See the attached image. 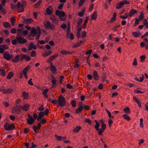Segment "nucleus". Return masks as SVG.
I'll use <instances>...</instances> for the list:
<instances>
[{
	"label": "nucleus",
	"mask_w": 148,
	"mask_h": 148,
	"mask_svg": "<svg viewBox=\"0 0 148 148\" xmlns=\"http://www.w3.org/2000/svg\"><path fill=\"white\" fill-rule=\"evenodd\" d=\"M95 121L96 123V125L95 126V128L96 130L97 131V133L99 136H103V133L104 132V130L106 129V126L104 123L103 120L101 119L99 121L101 123V128H99L100 126L99 123L96 120H95Z\"/></svg>",
	"instance_id": "nucleus-1"
},
{
	"label": "nucleus",
	"mask_w": 148,
	"mask_h": 148,
	"mask_svg": "<svg viewBox=\"0 0 148 148\" xmlns=\"http://www.w3.org/2000/svg\"><path fill=\"white\" fill-rule=\"evenodd\" d=\"M58 102L61 107H63L66 104L65 99L62 95H60L58 98Z\"/></svg>",
	"instance_id": "nucleus-2"
},
{
	"label": "nucleus",
	"mask_w": 148,
	"mask_h": 148,
	"mask_svg": "<svg viewBox=\"0 0 148 148\" xmlns=\"http://www.w3.org/2000/svg\"><path fill=\"white\" fill-rule=\"evenodd\" d=\"M3 58L7 60H10L13 58L12 54L10 55L8 51L4 52L3 54Z\"/></svg>",
	"instance_id": "nucleus-3"
},
{
	"label": "nucleus",
	"mask_w": 148,
	"mask_h": 148,
	"mask_svg": "<svg viewBox=\"0 0 148 148\" xmlns=\"http://www.w3.org/2000/svg\"><path fill=\"white\" fill-rule=\"evenodd\" d=\"M45 26L48 29L55 30V26L53 24L51 23L49 21L46 22Z\"/></svg>",
	"instance_id": "nucleus-4"
},
{
	"label": "nucleus",
	"mask_w": 148,
	"mask_h": 148,
	"mask_svg": "<svg viewBox=\"0 0 148 148\" xmlns=\"http://www.w3.org/2000/svg\"><path fill=\"white\" fill-rule=\"evenodd\" d=\"M4 128L5 130H11L14 128V125L13 124L6 123L5 124Z\"/></svg>",
	"instance_id": "nucleus-5"
},
{
	"label": "nucleus",
	"mask_w": 148,
	"mask_h": 148,
	"mask_svg": "<svg viewBox=\"0 0 148 148\" xmlns=\"http://www.w3.org/2000/svg\"><path fill=\"white\" fill-rule=\"evenodd\" d=\"M27 116L28 118L27 119V122L29 125H31L35 122L34 119L30 114H28Z\"/></svg>",
	"instance_id": "nucleus-6"
},
{
	"label": "nucleus",
	"mask_w": 148,
	"mask_h": 148,
	"mask_svg": "<svg viewBox=\"0 0 148 148\" xmlns=\"http://www.w3.org/2000/svg\"><path fill=\"white\" fill-rule=\"evenodd\" d=\"M21 106L19 105L16 106V107L12 108V111L14 113H15L17 114H18L21 113Z\"/></svg>",
	"instance_id": "nucleus-7"
},
{
	"label": "nucleus",
	"mask_w": 148,
	"mask_h": 148,
	"mask_svg": "<svg viewBox=\"0 0 148 148\" xmlns=\"http://www.w3.org/2000/svg\"><path fill=\"white\" fill-rule=\"evenodd\" d=\"M0 91L3 92L4 94L10 93L12 92L13 91V90L11 88H9L8 89H5L4 88H2L0 89Z\"/></svg>",
	"instance_id": "nucleus-8"
},
{
	"label": "nucleus",
	"mask_w": 148,
	"mask_h": 148,
	"mask_svg": "<svg viewBox=\"0 0 148 148\" xmlns=\"http://www.w3.org/2000/svg\"><path fill=\"white\" fill-rule=\"evenodd\" d=\"M17 9L18 10V12H21L24 11V8L22 7L21 3L20 2H18L17 3L16 6Z\"/></svg>",
	"instance_id": "nucleus-9"
},
{
	"label": "nucleus",
	"mask_w": 148,
	"mask_h": 148,
	"mask_svg": "<svg viewBox=\"0 0 148 148\" xmlns=\"http://www.w3.org/2000/svg\"><path fill=\"white\" fill-rule=\"evenodd\" d=\"M58 56V54L57 53H55L53 55H52L50 56L48 59L47 61V62H50L51 61H53L56 58H57Z\"/></svg>",
	"instance_id": "nucleus-10"
},
{
	"label": "nucleus",
	"mask_w": 148,
	"mask_h": 148,
	"mask_svg": "<svg viewBox=\"0 0 148 148\" xmlns=\"http://www.w3.org/2000/svg\"><path fill=\"white\" fill-rule=\"evenodd\" d=\"M34 22L33 19L31 18H24L23 23L25 24H29L31 23Z\"/></svg>",
	"instance_id": "nucleus-11"
},
{
	"label": "nucleus",
	"mask_w": 148,
	"mask_h": 148,
	"mask_svg": "<svg viewBox=\"0 0 148 148\" xmlns=\"http://www.w3.org/2000/svg\"><path fill=\"white\" fill-rule=\"evenodd\" d=\"M56 14L57 15L59 16V17H64L65 15V13L63 11H61L58 10L56 11Z\"/></svg>",
	"instance_id": "nucleus-12"
},
{
	"label": "nucleus",
	"mask_w": 148,
	"mask_h": 148,
	"mask_svg": "<svg viewBox=\"0 0 148 148\" xmlns=\"http://www.w3.org/2000/svg\"><path fill=\"white\" fill-rule=\"evenodd\" d=\"M16 39L18 42L19 43H24L27 42V40L26 39H23L22 38L20 37H17Z\"/></svg>",
	"instance_id": "nucleus-13"
},
{
	"label": "nucleus",
	"mask_w": 148,
	"mask_h": 148,
	"mask_svg": "<svg viewBox=\"0 0 148 148\" xmlns=\"http://www.w3.org/2000/svg\"><path fill=\"white\" fill-rule=\"evenodd\" d=\"M41 126V123L40 122L37 125V126L36 125H34L33 127V129L36 133L37 132V130H39L40 129Z\"/></svg>",
	"instance_id": "nucleus-14"
},
{
	"label": "nucleus",
	"mask_w": 148,
	"mask_h": 148,
	"mask_svg": "<svg viewBox=\"0 0 148 148\" xmlns=\"http://www.w3.org/2000/svg\"><path fill=\"white\" fill-rule=\"evenodd\" d=\"M30 33L32 37H33L35 36L37 34V32L35 28L34 27H32V29H31Z\"/></svg>",
	"instance_id": "nucleus-15"
},
{
	"label": "nucleus",
	"mask_w": 148,
	"mask_h": 148,
	"mask_svg": "<svg viewBox=\"0 0 148 148\" xmlns=\"http://www.w3.org/2000/svg\"><path fill=\"white\" fill-rule=\"evenodd\" d=\"M52 12V8L51 6H49L46 10V12L49 15L51 14Z\"/></svg>",
	"instance_id": "nucleus-16"
},
{
	"label": "nucleus",
	"mask_w": 148,
	"mask_h": 148,
	"mask_svg": "<svg viewBox=\"0 0 148 148\" xmlns=\"http://www.w3.org/2000/svg\"><path fill=\"white\" fill-rule=\"evenodd\" d=\"M37 46L36 45H34L32 43H31L29 44V48L28 50H31L32 49H36Z\"/></svg>",
	"instance_id": "nucleus-17"
},
{
	"label": "nucleus",
	"mask_w": 148,
	"mask_h": 148,
	"mask_svg": "<svg viewBox=\"0 0 148 148\" xmlns=\"http://www.w3.org/2000/svg\"><path fill=\"white\" fill-rule=\"evenodd\" d=\"M20 55H17L12 60V61L15 63H16L18 62L20 60Z\"/></svg>",
	"instance_id": "nucleus-18"
},
{
	"label": "nucleus",
	"mask_w": 148,
	"mask_h": 148,
	"mask_svg": "<svg viewBox=\"0 0 148 148\" xmlns=\"http://www.w3.org/2000/svg\"><path fill=\"white\" fill-rule=\"evenodd\" d=\"M29 106L28 104H26L23 107H21V108L23 110L27 111L29 110Z\"/></svg>",
	"instance_id": "nucleus-19"
},
{
	"label": "nucleus",
	"mask_w": 148,
	"mask_h": 148,
	"mask_svg": "<svg viewBox=\"0 0 148 148\" xmlns=\"http://www.w3.org/2000/svg\"><path fill=\"white\" fill-rule=\"evenodd\" d=\"M82 128V127H81L80 126H77L73 129V131L74 133H77Z\"/></svg>",
	"instance_id": "nucleus-20"
},
{
	"label": "nucleus",
	"mask_w": 148,
	"mask_h": 148,
	"mask_svg": "<svg viewBox=\"0 0 148 148\" xmlns=\"http://www.w3.org/2000/svg\"><path fill=\"white\" fill-rule=\"evenodd\" d=\"M52 53V51L51 50L47 52L44 53L42 54V56L44 57H46L50 55Z\"/></svg>",
	"instance_id": "nucleus-21"
},
{
	"label": "nucleus",
	"mask_w": 148,
	"mask_h": 148,
	"mask_svg": "<svg viewBox=\"0 0 148 148\" xmlns=\"http://www.w3.org/2000/svg\"><path fill=\"white\" fill-rule=\"evenodd\" d=\"M97 18V12L95 11L94 12L93 14L92 15L91 17V19L95 20Z\"/></svg>",
	"instance_id": "nucleus-22"
},
{
	"label": "nucleus",
	"mask_w": 148,
	"mask_h": 148,
	"mask_svg": "<svg viewBox=\"0 0 148 148\" xmlns=\"http://www.w3.org/2000/svg\"><path fill=\"white\" fill-rule=\"evenodd\" d=\"M124 5L122 1L119 2L118 3L116 4V8L117 9H120L123 7Z\"/></svg>",
	"instance_id": "nucleus-23"
},
{
	"label": "nucleus",
	"mask_w": 148,
	"mask_h": 148,
	"mask_svg": "<svg viewBox=\"0 0 148 148\" xmlns=\"http://www.w3.org/2000/svg\"><path fill=\"white\" fill-rule=\"evenodd\" d=\"M93 76L94 79L96 80H97L98 79L99 77L97 72L95 71H94Z\"/></svg>",
	"instance_id": "nucleus-24"
},
{
	"label": "nucleus",
	"mask_w": 148,
	"mask_h": 148,
	"mask_svg": "<svg viewBox=\"0 0 148 148\" xmlns=\"http://www.w3.org/2000/svg\"><path fill=\"white\" fill-rule=\"evenodd\" d=\"M133 36L135 37H137L140 35L141 33L139 32H134L132 33Z\"/></svg>",
	"instance_id": "nucleus-25"
},
{
	"label": "nucleus",
	"mask_w": 148,
	"mask_h": 148,
	"mask_svg": "<svg viewBox=\"0 0 148 148\" xmlns=\"http://www.w3.org/2000/svg\"><path fill=\"white\" fill-rule=\"evenodd\" d=\"M86 10L85 8H83L81 10V12H79L78 13V15L80 17H82L84 14Z\"/></svg>",
	"instance_id": "nucleus-26"
},
{
	"label": "nucleus",
	"mask_w": 148,
	"mask_h": 148,
	"mask_svg": "<svg viewBox=\"0 0 148 148\" xmlns=\"http://www.w3.org/2000/svg\"><path fill=\"white\" fill-rule=\"evenodd\" d=\"M51 79H52L51 82L52 84L53 85H56V82L57 80L56 79V78L53 75L51 76Z\"/></svg>",
	"instance_id": "nucleus-27"
},
{
	"label": "nucleus",
	"mask_w": 148,
	"mask_h": 148,
	"mask_svg": "<svg viewBox=\"0 0 148 148\" xmlns=\"http://www.w3.org/2000/svg\"><path fill=\"white\" fill-rule=\"evenodd\" d=\"M30 66H27L23 70V75L27 74L28 71L30 69Z\"/></svg>",
	"instance_id": "nucleus-28"
},
{
	"label": "nucleus",
	"mask_w": 148,
	"mask_h": 148,
	"mask_svg": "<svg viewBox=\"0 0 148 148\" xmlns=\"http://www.w3.org/2000/svg\"><path fill=\"white\" fill-rule=\"evenodd\" d=\"M22 95L24 99H27L29 97V94L25 92H23L22 93Z\"/></svg>",
	"instance_id": "nucleus-29"
},
{
	"label": "nucleus",
	"mask_w": 148,
	"mask_h": 148,
	"mask_svg": "<svg viewBox=\"0 0 148 148\" xmlns=\"http://www.w3.org/2000/svg\"><path fill=\"white\" fill-rule=\"evenodd\" d=\"M50 70L53 73H55L56 72V68L54 66L52 65L51 66Z\"/></svg>",
	"instance_id": "nucleus-30"
},
{
	"label": "nucleus",
	"mask_w": 148,
	"mask_h": 148,
	"mask_svg": "<svg viewBox=\"0 0 148 148\" xmlns=\"http://www.w3.org/2000/svg\"><path fill=\"white\" fill-rule=\"evenodd\" d=\"M89 19V17L88 16H87L86 18L84 20V23H83V28L84 29L86 27V25L87 24V23L88 22V20Z\"/></svg>",
	"instance_id": "nucleus-31"
},
{
	"label": "nucleus",
	"mask_w": 148,
	"mask_h": 148,
	"mask_svg": "<svg viewBox=\"0 0 148 148\" xmlns=\"http://www.w3.org/2000/svg\"><path fill=\"white\" fill-rule=\"evenodd\" d=\"M14 74L12 72H10L9 73L7 77V79H10L13 76Z\"/></svg>",
	"instance_id": "nucleus-32"
},
{
	"label": "nucleus",
	"mask_w": 148,
	"mask_h": 148,
	"mask_svg": "<svg viewBox=\"0 0 148 148\" xmlns=\"http://www.w3.org/2000/svg\"><path fill=\"white\" fill-rule=\"evenodd\" d=\"M3 24L4 27L5 28L10 27L11 26L10 24L7 22H4Z\"/></svg>",
	"instance_id": "nucleus-33"
},
{
	"label": "nucleus",
	"mask_w": 148,
	"mask_h": 148,
	"mask_svg": "<svg viewBox=\"0 0 148 148\" xmlns=\"http://www.w3.org/2000/svg\"><path fill=\"white\" fill-rule=\"evenodd\" d=\"M83 108V106H81L79 108H78L76 110L75 112L76 113H78L80 112L82 110Z\"/></svg>",
	"instance_id": "nucleus-34"
},
{
	"label": "nucleus",
	"mask_w": 148,
	"mask_h": 148,
	"mask_svg": "<svg viewBox=\"0 0 148 148\" xmlns=\"http://www.w3.org/2000/svg\"><path fill=\"white\" fill-rule=\"evenodd\" d=\"M42 2V1L41 0H39L37 3L34 5V6L35 8L38 7Z\"/></svg>",
	"instance_id": "nucleus-35"
},
{
	"label": "nucleus",
	"mask_w": 148,
	"mask_h": 148,
	"mask_svg": "<svg viewBox=\"0 0 148 148\" xmlns=\"http://www.w3.org/2000/svg\"><path fill=\"white\" fill-rule=\"evenodd\" d=\"M83 21V20L82 18H79V20L78 21L77 23V26H79L82 24Z\"/></svg>",
	"instance_id": "nucleus-36"
},
{
	"label": "nucleus",
	"mask_w": 148,
	"mask_h": 148,
	"mask_svg": "<svg viewBox=\"0 0 148 148\" xmlns=\"http://www.w3.org/2000/svg\"><path fill=\"white\" fill-rule=\"evenodd\" d=\"M137 12V11L136 10L134 9H131L130 10V16L133 15L134 14Z\"/></svg>",
	"instance_id": "nucleus-37"
},
{
	"label": "nucleus",
	"mask_w": 148,
	"mask_h": 148,
	"mask_svg": "<svg viewBox=\"0 0 148 148\" xmlns=\"http://www.w3.org/2000/svg\"><path fill=\"white\" fill-rule=\"evenodd\" d=\"M54 136L56 139L58 141H61L62 140V137L61 136H59L56 134H55L54 135Z\"/></svg>",
	"instance_id": "nucleus-38"
},
{
	"label": "nucleus",
	"mask_w": 148,
	"mask_h": 148,
	"mask_svg": "<svg viewBox=\"0 0 148 148\" xmlns=\"http://www.w3.org/2000/svg\"><path fill=\"white\" fill-rule=\"evenodd\" d=\"M23 31L22 28L19 29L17 32V35L19 36L21 35V33Z\"/></svg>",
	"instance_id": "nucleus-39"
},
{
	"label": "nucleus",
	"mask_w": 148,
	"mask_h": 148,
	"mask_svg": "<svg viewBox=\"0 0 148 148\" xmlns=\"http://www.w3.org/2000/svg\"><path fill=\"white\" fill-rule=\"evenodd\" d=\"M50 18L53 22L54 23L56 22V18L55 16L53 15H51L50 17Z\"/></svg>",
	"instance_id": "nucleus-40"
},
{
	"label": "nucleus",
	"mask_w": 148,
	"mask_h": 148,
	"mask_svg": "<svg viewBox=\"0 0 148 148\" xmlns=\"http://www.w3.org/2000/svg\"><path fill=\"white\" fill-rule=\"evenodd\" d=\"M123 117L127 121H130V117L127 114L123 115Z\"/></svg>",
	"instance_id": "nucleus-41"
},
{
	"label": "nucleus",
	"mask_w": 148,
	"mask_h": 148,
	"mask_svg": "<svg viewBox=\"0 0 148 148\" xmlns=\"http://www.w3.org/2000/svg\"><path fill=\"white\" fill-rule=\"evenodd\" d=\"M144 17V13L143 12L140 13V16H139V19L140 20L142 19Z\"/></svg>",
	"instance_id": "nucleus-42"
},
{
	"label": "nucleus",
	"mask_w": 148,
	"mask_h": 148,
	"mask_svg": "<svg viewBox=\"0 0 148 148\" xmlns=\"http://www.w3.org/2000/svg\"><path fill=\"white\" fill-rule=\"evenodd\" d=\"M44 115L45 114L44 112H41L39 113L38 116L42 119V117H43Z\"/></svg>",
	"instance_id": "nucleus-43"
},
{
	"label": "nucleus",
	"mask_w": 148,
	"mask_h": 148,
	"mask_svg": "<svg viewBox=\"0 0 148 148\" xmlns=\"http://www.w3.org/2000/svg\"><path fill=\"white\" fill-rule=\"evenodd\" d=\"M61 53L62 54L66 55L69 54L70 53L66 50H62L61 51Z\"/></svg>",
	"instance_id": "nucleus-44"
},
{
	"label": "nucleus",
	"mask_w": 148,
	"mask_h": 148,
	"mask_svg": "<svg viewBox=\"0 0 148 148\" xmlns=\"http://www.w3.org/2000/svg\"><path fill=\"white\" fill-rule=\"evenodd\" d=\"M92 52V49H90L88 51H87L86 52L85 54L86 55L89 54V56L88 58H87V61L88 60V59L90 55V54Z\"/></svg>",
	"instance_id": "nucleus-45"
},
{
	"label": "nucleus",
	"mask_w": 148,
	"mask_h": 148,
	"mask_svg": "<svg viewBox=\"0 0 148 148\" xmlns=\"http://www.w3.org/2000/svg\"><path fill=\"white\" fill-rule=\"evenodd\" d=\"M70 28L69 27H68L67 28V36L66 38H69V33H70Z\"/></svg>",
	"instance_id": "nucleus-46"
},
{
	"label": "nucleus",
	"mask_w": 148,
	"mask_h": 148,
	"mask_svg": "<svg viewBox=\"0 0 148 148\" xmlns=\"http://www.w3.org/2000/svg\"><path fill=\"white\" fill-rule=\"evenodd\" d=\"M126 113H129L130 111V109L128 107H126L123 110Z\"/></svg>",
	"instance_id": "nucleus-47"
},
{
	"label": "nucleus",
	"mask_w": 148,
	"mask_h": 148,
	"mask_svg": "<svg viewBox=\"0 0 148 148\" xmlns=\"http://www.w3.org/2000/svg\"><path fill=\"white\" fill-rule=\"evenodd\" d=\"M85 1L86 0H80L79 2V6H82Z\"/></svg>",
	"instance_id": "nucleus-48"
},
{
	"label": "nucleus",
	"mask_w": 148,
	"mask_h": 148,
	"mask_svg": "<svg viewBox=\"0 0 148 148\" xmlns=\"http://www.w3.org/2000/svg\"><path fill=\"white\" fill-rule=\"evenodd\" d=\"M36 52L35 51H33L31 54V56L32 57H34L36 56Z\"/></svg>",
	"instance_id": "nucleus-49"
},
{
	"label": "nucleus",
	"mask_w": 148,
	"mask_h": 148,
	"mask_svg": "<svg viewBox=\"0 0 148 148\" xmlns=\"http://www.w3.org/2000/svg\"><path fill=\"white\" fill-rule=\"evenodd\" d=\"M71 104L73 107H74L76 106V103L75 101H72L71 102Z\"/></svg>",
	"instance_id": "nucleus-50"
},
{
	"label": "nucleus",
	"mask_w": 148,
	"mask_h": 148,
	"mask_svg": "<svg viewBox=\"0 0 148 148\" xmlns=\"http://www.w3.org/2000/svg\"><path fill=\"white\" fill-rule=\"evenodd\" d=\"M132 64L133 66H136L137 65V62L136 59V58H135L133 62L132 63Z\"/></svg>",
	"instance_id": "nucleus-51"
},
{
	"label": "nucleus",
	"mask_w": 148,
	"mask_h": 148,
	"mask_svg": "<svg viewBox=\"0 0 148 148\" xmlns=\"http://www.w3.org/2000/svg\"><path fill=\"white\" fill-rule=\"evenodd\" d=\"M84 122L88 123L90 125H92V123L91 122V121L89 119H86L84 121Z\"/></svg>",
	"instance_id": "nucleus-52"
},
{
	"label": "nucleus",
	"mask_w": 148,
	"mask_h": 148,
	"mask_svg": "<svg viewBox=\"0 0 148 148\" xmlns=\"http://www.w3.org/2000/svg\"><path fill=\"white\" fill-rule=\"evenodd\" d=\"M136 21L135 22V23L134 25H136L138 24H139L140 21V19H137V18H135Z\"/></svg>",
	"instance_id": "nucleus-53"
},
{
	"label": "nucleus",
	"mask_w": 148,
	"mask_h": 148,
	"mask_svg": "<svg viewBox=\"0 0 148 148\" xmlns=\"http://www.w3.org/2000/svg\"><path fill=\"white\" fill-rule=\"evenodd\" d=\"M15 21V19L13 17H12V18H11V21L12 25H14V23Z\"/></svg>",
	"instance_id": "nucleus-54"
},
{
	"label": "nucleus",
	"mask_w": 148,
	"mask_h": 148,
	"mask_svg": "<svg viewBox=\"0 0 148 148\" xmlns=\"http://www.w3.org/2000/svg\"><path fill=\"white\" fill-rule=\"evenodd\" d=\"M111 119H109L108 120V123L109 124V126L110 127H111V124L113 123Z\"/></svg>",
	"instance_id": "nucleus-55"
},
{
	"label": "nucleus",
	"mask_w": 148,
	"mask_h": 148,
	"mask_svg": "<svg viewBox=\"0 0 148 148\" xmlns=\"http://www.w3.org/2000/svg\"><path fill=\"white\" fill-rule=\"evenodd\" d=\"M48 90L49 89L48 88H47L44 90L42 92V93L43 94V95L47 94V92H48Z\"/></svg>",
	"instance_id": "nucleus-56"
},
{
	"label": "nucleus",
	"mask_w": 148,
	"mask_h": 148,
	"mask_svg": "<svg viewBox=\"0 0 148 148\" xmlns=\"http://www.w3.org/2000/svg\"><path fill=\"white\" fill-rule=\"evenodd\" d=\"M127 14H125V15L124 16H121V15L120 16V17L121 18H123V19H125L126 18H127Z\"/></svg>",
	"instance_id": "nucleus-57"
},
{
	"label": "nucleus",
	"mask_w": 148,
	"mask_h": 148,
	"mask_svg": "<svg viewBox=\"0 0 148 148\" xmlns=\"http://www.w3.org/2000/svg\"><path fill=\"white\" fill-rule=\"evenodd\" d=\"M145 58V57L144 56H142L140 57V62H143L144 61Z\"/></svg>",
	"instance_id": "nucleus-58"
},
{
	"label": "nucleus",
	"mask_w": 148,
	"mask_h": 148,
	"mask_svg": "<svg viewBox=\"0 0 148 148\" xmlns=\"http://www.w3.org/2000/svg\"><path fill=\"white\" fill-rule=\"evenodd\" d=\"M1 47H2L4 49V50L6 49H8V46L6 45H1Z\"/></svg>",
	"instance_id": "nucleus-59"
},
{
	"label": "nucleus",
	"mask_w": 148,
	"mask_h": 148,
	"mask_svg": "<svg viewBox=\"0 0 148 148\" xmlns=\"http://www.w3.org/2000/svg\"><path fill=\"white\" fill-rule=\"evenodd\" d=\"M32 79L31 78L29 80L28 82V83L29 85H31V86H33L34 85V84L32 83Z\"/></svg>",
	"instance_id": "nucleus-60"
},
{
	"label": "nucleus",
	"mask_w": 148,
	"mask_h": 148,
	"mask_svg": "<svg viewBox=\"0 0 148 148\" xmlns=\"http://www.w3.org/2000/svg\"><path fill=\"white\" fill-rule=\"evenodd\" d=\"M77 32H80L82 27L81 26H77Z\"/></svg>",
	"instance_id": "nucleus-61"
},
{
	"label": "nucleus",
	"mask_w": 148,
	"mask_h": 148,
	"mask_svg": "<svg viewBox=\"0 0 148 148\" xmlns=\"http://www.w3.org/2000/svg\"><path fill=\"white\" fill-rule=\"evenodd\" d=\"M106 75L104 74L103 75L102 77V82L105 81L106 79Z\"/></svg>",
	"instance_id": "nucleus-62"
},
{
	"label": "nucleus",
	"mask_w": 148,
	"mask_h": 148,
	"mask_svg": "<svg viewBox=\"0 0 148 148\" xmlns=\"http://www.w3.org/2000/svg\"><path fill=\"white\" fill-rule=\"evenodd\" d=\"M16 29L15 28H14L12 29L11 32L12 34H14L16 33Z\"/></svg>",
	"instance_id": "nucleus-63"
},
{
	"label": "nucleus",
	"mask_w": 148,
	"mask_h": 148,
	"mask_svg": "<svg viewBox=\"0 0 148 148\" xmlns=\"http://www.w3.org/2000/svg\"><path fill=\"white\" fill-rule=\"evenodd\" d=\"M45 114V115L46 116L48 115V114L49 112V110L48 108H46L44 112Z\"/></svg>",
	"instance_id": "nucleus-64"
}]
</instances>
